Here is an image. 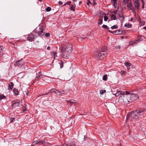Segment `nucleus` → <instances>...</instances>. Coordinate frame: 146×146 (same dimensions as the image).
Here are the masks:
<instances>
[{"instance_id":"864d4df0","label":"nucleus","mask_w":146,"mask_h":146,"mask_svg":"<svg viewBox=\"0 0 146 146\" xmlns=\"http://www.w3.org/2000/svg\"><path fill=\"white\" fill-rule=\"evenodd\" d=\"M26 110V109L25 108H24L23 109V112H24V111H25Z\"/></svg>"},{"instance_id":"37998d69","label":"nucleus","mask_w":146,"mask_h":146,"mask_svg":"<svg viewBox=\"0 0 146 146\" xmlns=\"http://www.w3.org/2000/svg\"><path fill=\"white\" fill-rule=\"evenodd\" d=\"M71 3L70 1H68L66 2L67 4L68 5H70V4Z\"/></svg>"},{"instance_id":"6ab92c4d","label":"nucleus","mask_w":146,"mask_h":146,"mask_svg":"<svg viewBox=\"0 0 146 146\" xmlns=\"http://www.w3.org/2000/svg\"><path fill=\"white\" fill-rule=\"evenodd\" d=\"M13 90L15 95L17 96L19 94V92L18 89L15 88H14L13 89Z\"/></svg>"},{"instance_id":"cd10ccee","label":"nucleus","mask_w":146,"mask_h":146,"mask_svg":"<svg viewBox=\"0 0 146 146\" xmlns=\"http://www.w3.org/2000/svg\"><path fill=\"white\" fill-rule=\"evenodd\" d=\"M106 92V90H101L100 91V93L101 94H103L104 93Z\"/></svg>"},{"instance_id":"f704fd0d","label":"nucleus","mask_w":146,"mask_h":146,"mask_svg":"<svg viewBox=\"0 0 146 146\" xmlns=\"http://www.w3.org/2000/svg\"><path fill=\"white\" fill-rule=\"evenodd\" d=\"M113 5L115 7H116V6H117V1L116 2H113Z\"/></svg>"},{"instance_id":"de8ad7c7","label":"nucleus","mask_w":146,"mask_h":146,"mask_svg":"<svg viewBox=\"0 0 146 146\" xmlns=\"http://www.w3.org/2000/svg\"><path fill=\"white\" fill-rule=\"evenodd\" d=\"M143 6H142V8L144 9V3L143 2Z\"/></svg>"},{"instance_id":"dca6fc26","label":"nucleus","mask_w":146,"mask_h":146,"mask_svg":"<svg viewBox=\"0 0 146 146\" xmlns=\"http://www.w3.org/2000/svg\"><path fill=\"white\" fill-rule=\"evenodd\" d=\"M108 31L110 33H113V34L115 35H119L121 34L120 31L119 30H117L115 31H114L113 32L111 31L110 30H109Z\"/></svg>"},{"instance_id":"aec40b11","label":"nucleus","mask_w":146,"mask_h":146,"mask_svg":"<svg viewBox=\"0 0 146 146\" xmlns=\"http://www.w3.org/2000/svg\"><path fill=\"white\" fill-rule=\"evenodd\" d=\"M98 24L99 25H101L102 23H103V17L100 18L98 20Z\"/></svg>"},{"instance_id":"39448f33","label":"nucleus","mask_w":146,"mask_h":146,"mask_svg":"<svg viewBox=\"0 0 146 146\" xmlns=\"http://www.w3.org/2000/svg\"><path fill=\"white\" fill-rule=\"evenodd\" d=\"M62 50L71 53L72 50V45L71 44H67L65 45L64 47H63Z\"/></svg>"},{"instance_id":"4c0bfd02","label":"nucleus","mask_w":146,"mask_h":146,"mask_svg":"<svg viewBox=\"0 0 146 146\" xmlns=\"http://www.w3.org/2000/svg\"><path fill=\"white\" fill-rule=\"evenodd\" d=\"M108 19V17L106 16H105L104 17V20L105 21H107Z\"/></svg>"},{"instance_id":"2eb2a0df","label":"nucleus","mask_w":146,"mask_h":146,"mask_svg":"<svg viewBox=\"0 0 146 146\" xmlns=\"http://www.w3.org/2000/svg\"><path fill=\"white\" fill-rule=\"evenodd\" d=\"M14 86V84L12 82L9 83L8 86V90H11L13 88Z\"/></svg>"},{"instance_id":"bb28decb","label":"nucleus","mask_w":146,"mask_h":146,"mask_svg":"<svg viewBox=\"0 0 146 146\" xmlns=\"http://www.w3.org/2000/svg\"><path fill=\"white\" fill-rule=\"evenodd\" d=\"M102 27L103 28L106 29H109V27L107 26L106 25H102Z\"/></svg>"},{"instance_id":"423d86ee","label":"nucleus","mask_w":146,"mask_h":146,"mask_svg":"<svg viewBox=\"0 0 146 146\" xmlns=\"http://www.w3.org/2000/svg\"><path fill=\"white\" fill-rule=\"evenodd\" d=\"M45 142L41 140H38L33 141L32 144V146H34L36 144H38L39 145H44L45 144Z\"/></svg>"},{"instance_id":"c85d7f7f","label":"nucleus","mask_w":146,"mask_h":146,"mask_svg":"<svg viewBox=\"0 0 146 146\" xmlns=\"http://www.w3.org/2000/svg\"><path fill=\"white\" fill-rule=\"evenodd\" d=\"M120 73L121 75H125L126 74V72L124 71L123 70H121L120 72Z\"/></svg>"},{"instance_id":"c03bdc74","label":"nucleus","mask_w":146,"mask_h":146,"mask_svg":"<svg viewBox=\"0 0 146 146\" xmlns=\"http://www.w3.org/2000/svg\"><path fill=\"white\" fill-rule=\"evenodd\" d=\"M91 3V2L90 0H88L87 3V4L88 5L89 4Z\"/></svg>"},{"instance_id":"4be33fe9","label":"nucleus","mask_w":146,"mask_h":146,"mask_svg":"<svg viewBox=\"0 0 146 146\" xmlns=\"http://www.w3.org/2000/svg\"><path fill=\"white\" fill-rule=\"evenodd\" d=\"M124 26L125 27H127L128 28H130L131 27V24L128 23L125 24L124 25Z\"/></svg>"},{"instance_id":"20e7f679","label":"nucleus","mask_w":146,"mask_h":146,"mask_svg":"<svg viewBox=\"0 0 146 146\" xmlns=\"http://www.w3.org/2000/svg\"><path fill=\"white\" fill-rule=\"evenodd\" d=\"M129 99L130 103L136 100L138 98V95L135 94H130L129 92L128 94Z\"/></svg>"},{"instance_id":"603ef678","label":"nucleus","mask_w":146,"mask_h":146,"mask_svg":"<svg viewBox=\"0 0 146 146\" xmlns=\"http://www.w3.org/2000/svg\"><path fill=\"white\" fill-rule=\"evenodd\" d=\"M50 47L49 46H48L47 47V49L48 50H50Z\"/></svg>"},{"instance_id":"c9c22d12","label":"nucleus","mask_w":146,"mask_h":146,"mask_svg":"<svg viewBox=\"0 0 146 146\" xmlns=\"http://www.w3.org/2000/svg\"><path fill=\"white\" fill-rule=\"evenodd\" d=\"M15 119V118H13V117L11 118L10 119V120H9L10 123L12 122Z\"/></svg>"},{"instance_id":"bf43d9fd","label":"nucleus","mask_w":146,"mask_h":146,"mask_svg":"<svg viewBox=\"0 0 146 146\" xmlns=\"http://www.w3.org/2000/svg\"><path fill=\"white\" fill-rule=\"evenodd\" d=\"M81 3V1H80V3Z\"/></svg>"},{"instance_id":"ddd939ff","label":"nucleus","mask_w":146,"mask_h":146,"mask_svg":"<svg viewBox=\"0 0 146 146\" xmlns=\"http://www.w3.org/2000/svg\"><path fill=\"white\" fill-rule=\"evenodd\" d=\"M35 38L33 35L32 33H31L27 37V39L30 41H32L34 40Z\"/></svg>"},{"instance_id":"a19ab883","label":"nucleus","mask_w":146,"mask_h":146,"mask_svg":"<svg viewBox=\"0 0 146 146\" xmlns=\"http://www.w3.org/2000/svg\"><path fill=\"white\" fill-rule=\"evenodd\" d=\"M123 1L124 2V3L125 4L126 3L128 2L129 0H123Z\"/></svg>"},{"instance_id":"412c9836","label":"nucleus","mask_w":146,"mask_h":146,"mask_svg":"<svg viewBox=\"0 0 146 146\" xmlns=\"http://www.w3.org/2000/svg\"><path fill=\"white\" fill-rule=\"evenodd\" d=\"M75 7L76 5L75 4H74V5H73L71 6V7L70 8V10L73 11H74Z\"/></svg>"},{"instance_id":"473e14b6","label":"nucleus","mask_w":146,"mask_h":146,"mask_svg":"<svg viewBox=\"0 0 146 146\" xmlns=\"http://www.w3.org/2000/svg\"><path fill=\"white\" fill-rule=\"evenodd\" d=\"M68 102H70L71 104H74L75 103V101L73 100H70V101Z\"/></svg>"},{"instance_id":"052dcab7","label":"nucleus","mask_w":146,"mask_h":146,"mask_svg":"<svg viewBox=\"0 0 146 146\" xmlns=\"http://www.w3.org/2000/svg\"><path fill=\"white\" fill-rule=\"evenodd\" d=\"M132 20V18L131 19V20Z\"/></svg>"},{"instance_id":"79ce46f5","label":"nucleus","mask_w":146,"mask_h":146,"mask_svg":"<svg viewBox=\"0 0 146 146\" xmlns=\"http://www.w3.org/2000/svg\"><path fill=\"white\" fill-rule=\"evenodd\" d=\"M67 146H76V145H75L73 144L69 145Z\"/></svg>"},{"instance_id":"9b49d317","label":"nucleus","mask_w":146,"mask_h":146,"mask_svg":"<svg viewBox=\"0 0 146 146\" xmlns=\"http://www.w3.org/2000/svg\"><path fill=\"white\" fill-rule=\"evenodd\" d=\"M134 4L135 9L137 10L139 9L140 7V3L139 0H135L134 1Z\"/></svg>"},{"instance_id":"4468645a","label":"nucleus","mask_w":146,"mask_h":146,"mask_svg":"<svg viewBox=\"0 0 146 146\" xmlns=\"http://www.w3.org/2000/svg\"><path fill=\"white\" fill-rule=\"evenodd\" d=\"M43 76L42 74V73L41 72H39L36 74V76L35 78V80H36V79H39L43 77Z\"/></svg>"},{"instance_id":"e433bc0d","label":"nucleus","mask_w":146,"mask_h":146,"mask_svg":"<svg viewBox=\"0 0 146 146\" xmlns=\"http://www.w3.org/2000/svg\"><path fill=\"white\" fill-rule=\"evenodd\" d=\"M117 27L116 25H114L113 26H112V27H111V28L112 29H117Z\"/></svg>"},{"instance_id":"7ed1b4c3","label":"nucleus","mask_w":146,"mask_h":146,"mask_svg":"<svg viewBox=\"0 0 146 146\" xmlns=\"http://www.w3.org/2000/svg\"><path fill=\"white\" fill-rule=\"evenodd\" d=\"M106 54V52L103 51L100 52H96L95 53V57L98 60H101Z\"/></svg>"},{"instance_id":"f8f14e48","label":"nucleus","mask_w":146,"mask_h":146,"mask_svg":"<svg viewBox=\"0 0 146 146\" xmlns=\"http://www.w3.org/2000/svg\"><path fill=\"white\" fill-rule=\"evenodd\" d=\"M21 102L20 101L19 102H16L13 104V106L14 108H18L21 105Z\"/></svg>"},{"instance_id":"0eeeda50","label":"nucleus","mask_w":146,"mask_h":146,"mask_svg":"<svg viewBox=\"0 0 146 146\" xmlns=\"http://www.w3.org/2000/svg\"><path fill=\"white\" fill-rule=\"evenodd\" d=\"M35 31H37V33L38 35H40V36L44 35V33H43V27L42 26H40L38 30L37 29H36Z\"/></svg>"},{"instance_id":"1a4fd4ad","label":"nucleus","mask_w":146,"mask_h":146,"mask_svg":"<svg viewBox=\"0 0 146 146\" xmlns=\"http://www.w3.org/2000/svg\"><path fill=\"white\" fill-rule=\"evenodd\" d=\"M129 93V92L128 91L125 92L121 90H119L118 91H117L116 93L115 94V96H118L121 94L123 95H125V94H127Z\"/></svg>"},{"instance_id":"2f4dec72","label":"nucleus","mask_w":146,"mask_h":146,"mask_svg":"<svg viewBox=\"0 0 146 146\" xmlns=\"http://www.w3.org/2000/svg\"><path fill=\"white\" fill-rule=\"evenodd\" d=\"M5 96L3 95H0V100H2V99H5Z\"/></svg>"},{"instance_id":"a878e982","label":"nucleus","mask_w":146,"mask_h":146,"mask_svg":"<svg viewBox=\"0 0 146 146\" xmlns=\"http://www.w3.org/2000/svg\"><path fill=\"white\" fill-rule=\"evenodd\" d=\"M56 94H57L58 95H61V91H59L57 90H56Z\"/></svg>"},{"instance_id":"f03ea898","label":"nucleus","mask_w":146,"mask_h":146,"mask_svg":"<svg viewBox=\"0 0 146 146\" xmlns=\"http://www.w3.org/2000/svg\"><path fill=\"white\" fill-rule=\"evenodd\" d=\"M125 94L121 96L119 98V102L122 104H127L130 103V101L129 99L128 94Z\"/></svg>"},{"instance_id":"3c124183","label":"nucleus","mask_w":146,"mask_h":146,"mask_svg":"<svg viewBox=\"0 0 146 146\" xmlns=\"http://www.w3.org/2000/svg\"><path fill=\"white\" fill-rule=\"evenodd\" d=\"M120 17L121 18V19H124V17L123 16L121 17Z\"/></svg>"},{"instance_id":"13d9d810","label":"nucleus","mask_w":146,"mask_h":146,"mask_svg":"<svg viewBox=\"0 0 146 146\" xmlns=\"http://www.w3.org/2000/svg\"><path fill=\"white\" fill-rule=\"evenodd\" d=\"M38 1H42V0H38Z\"/></svg>"},{"instance_id":"a18cd8bd","label":"nucleus","mask_w":146,"mask_h":146,"mask_svg":"<svg viewBox=\"0 0 146 146\" xmlns=\"http://www.w3.org/2000/svg\"><path fill=\"white\" fill-rule=\"evenodd\" d=\"M58 3L60 5H62L63 3L62 1H60L58 2Z\"/></svg>"},{"instance_id":"58836bf2","label":"nucleus","mask_w":146,"mask_h":146,"mask_svg":"<svg viewBox=\"0 0 146 146\" xmlns=\"http://www.w3.org/2000/svg\"><path fill=\"white\" fill-rule=\"evenodd\" d=\"M45 35L46 37H48L50 36V34L49 33H46Z\"/></svg>"},{"instance_id":"a211bd4d","label":"nucleus","mask_w":146,"mask_h":146,"mask_svg":"<svg viewBox=\"0 0 146 146\" xmlns=\"http://www.w3.org/2000/svg\"><path fill=\"white\" fill-rule=\"evenodd\" d=\"M56 90H57L56 89H53L49 91L48 93H46V94H42V95H47L49 93H52L53 92H54L56 93Z\"/></svg>"},{"instance_id":"b1692460","label":"nucleus","mask_w":146,"mask_h":146,"mask_svg":"<svg viewBox=\"0 0 146 146\" xmlns=\"http://www.w3.org/2000/svg\"><path fill=\"white\" fill-rule=\"evenodd\" d=\"M52 56H53L54 58H55L57 57L56 53L55 51H54L52 52Z\"/></svg>"},{"instance_id":"5701e85b","label":"nucleus","mask_w":146,"mask_h":146,"mask_svg":"<svg viewBox=\"0 0 146 146\" xmlns=\"http://www.w3.org/2000/svg\"><path fill=\"white\" fill-rule=\"evenodd\" d=\"M108 78V76L107 74L104 75L103 77V80L104 81H106Z\"/></svg>"},{"instance_id":"ea45409f","label":"nucleus","mask_w":146,"mask_h":146,"mask_svg":"<svg viewBox=\"0 0 146 146\" xmlns=\"http://www.w3.org/2000/svg\"><path fill=\"white\" fill-rule=\"evenodd\" d=\"M61 95L62 94H66V93H65V91L64 90H63L62 91H61Z\"/></svg>"},{"instance_id":"49530a36","label":"nucleus","mask_w":146,"mask_h":146,"mask_svg":"<svg viewBox=\"0 0 146 146\" xmlns=\"http://www.w3.org/2000/svg\"><path fill=\"white\" fill-rule=\"evenodd\" d=\"M116 48L117 49H119L120 48V46H117L116 47Z\"/></svg>"},{"instance_id":"6e6d98bb","label":"nucleus","mask_w":146,"mask_h":146,"mask_svg":"<svg viewBox=\"0 0 146 146\" xmlns=\"http://www.w3.org/2000/svg\"><path fill=\"white\" fill-rule=\"evenodd\" d=\"M28 94H29V93H27V95H28Z\"/></svg>"},{"instance_id":"4d7b16f0","label":"nucleus","mask_w":146,"mask_h":146,"mask_svg":"<svg viewBox=\"0 0 146 146\" xmlns=\"http://www.w3.org/2000/svg\"><path fill=\"white\" fill-rule=\"evenodd\" d=\"M74 1H77V0H74Z\"/></svg>"},{"instance_id":"6e6552de","label":"nucleus","mask_w":146,"mask_h":146,"mask_svg":"<svg viewBox=\"0 0 146 146\" xmlns=\"http://www.w3.org/2000/svg\"><path fill=\"white\" fill-rule=\"evenodd\" d=\"M127 7L128 10H131L133 12L136 14L135 9L133 5L131 3H129L127 4Z\"/></svg>"},{"instance_id":"393cba45","label":"nucleus","mask_w":146,"mask_h":146,"mask_svg":"<svg viewBox=\"0 0 146 146\" xmlns=\"http://www.w3.org/2000/svg\"><path fill=\"white\" fill-rule=\"evenodd\" d=\"M111 20H115L116 19V16L114 15H111Z\"/></svg>"},{"instance_id":"72a5a7b5","label":"nucleus","mask_w":146,"mask_h":146,"mask_svg":"<svg viewBox=\"0 0 146 146\" xmlns=\"http://www.w3.org/2000/svg\"><path fill=\"white\" fill-rule=\"evenodd\" d=\"M21 60L17 61V62L15 63V65H19L20 64L19 63L20 62Z\"/></svg>"},{"instance_id":"c756f323","label":"nucleus","mask_w":146,"mask_h":146,"mask_svg":"<svg viewBox=\"0 0 146 146\" xmlns=\"http://www.w3.org/2000/svg\"><path fill=\"white\" fill-rule=\"evenodd\" d=\"M51 10V8L50 7H48L46 9V10L47 12H49Z\"/></svg>"},{"instance_id":"7c9ffc66","label":"nucleus","mask_w":146,"mask_h":146,"mask_svg":"<svg viewBox=\"0 0 146 146\" xmlns=\"http://www.w3.org/2000/svg\"><path fill=\"white\" fill-rule=\"evenodd\" d=\"M64 62L62 60H61V62L60 63V68H62L63 67V66Z\"/></svg>"},{"instance_id":"9d476101","label":"nucleus","mask_w":146,"mask_h":146,"mask_svg":"<svg viewBox=\"0 0 146 146\" xmlns=\"http://www.w3.org/2000/svg\"><path fill=\"white\" fill-rule=\"evenodd\" d=\"M62 54V56L64 58H67L68 56L69 55L70 53H68V52L62 50L61 51Z\"/></svg>"},{"instance_id":"8fccbe9b","label":"nucleus","mask_w":146,"mask_h":146,"mask_svg":"<svg viewBox=\"0 0 146 146\" xmlns=\"http://www.w3.org/2000/svg\"><path fill=\"white\" fill-rule=\"evenodd\" d=\"M137 41H135L133 42V44H136L137 43Z\"/></svg>"},{"instance_id":"09e8293b","label":"nucleus","mask_w":146,"mask_h":146,"mask_svg":"<svg viewBox=\"0 0 146 146\" xmlns=\"http://www.w3.org/2000/svg\"><path fill=\"white\" fill-rule=\"evenodd\" d=\"M111 1L112 2V3L113 2H116L117 0H111Z\"/></svg>"},{"instance_id":"5fc2aeb1","label":"nucleus","mask_w":146,"mask_h":146,"mask_svg":"<svg viewBox=\"0 0 146 146\" xmlns=\"http://www.w3.org/2000/svg\"><path fill=\"white\" fill-rule=\"evenodd\" d=\"M66 4H67L66 3L64 4V5H66Z\"/></svg>"},{"instance_id":"f257e3e1","label":"nucleus","mask_w":146,"mask_h":146,"mask_svg":"<svg viewBox=\"0 0 146 146\" xmlns=\"http://www.w3.org/2000/svg\"><path fill=\"white\" fill-rule=\"evenodd\" d=\"M144 110L141 109H138L132 111L127 114V120H134L135 118L143 115L144 113Z\"/></svg>"},{"instance_id":"f3484780","label":"nucleus","mask_w":146,"mask_h":146,"mask_svg":"<svg viewBox=\"0 0 146 146\" xmlns=\"http://www.w3.org/2000/svg\"><path fill=\"white\" fill-rule=\"evenodd\" d=\"M125 65L126 66L127 70H129L130 69V66L131 65L130 63L128 62H125Z\"/></svg>"}]
</instances>
